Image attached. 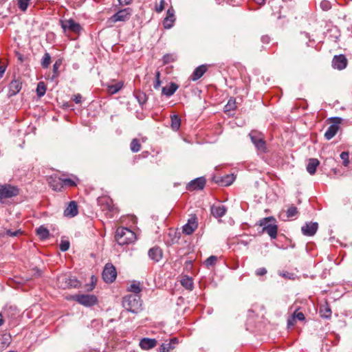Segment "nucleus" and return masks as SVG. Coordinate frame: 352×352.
Returning a JSON list of instances; mask_svg holds the SVG:
<instances>
[{
	"label": "nucleus",
	"mask_w": 352,
	"mask_h": 352,
	"mask_svg": "<svg viewBox=\"0 0 352 352\" xmlns=\"http://www.w3.org/2000/svg\"><path fill=\"white\" fill-rule=\"evenodd\" d=\"M169 343H171L172 344V346H176V344H178V339L177 338H173L172 339H170V340L169 341Z\"/></svg>",
	"instance_id": "obj_56"
},
{
	"label": "nucleus",
	"mask_w": 352,
	"mask_h": 352,
	"mask_svg": "<svg viewBox=\"0 0 352 352\" xmlns=\"http://www.w3.org/2000/svg\"><path fill=\"white\" fill-rule=\"evenodd\" d=\"M208 67L206 65H201L197 67L190 76V79L193 81L199 80L206 72Z\"/></svg>",
	"instance_id": "obj_23"
},
{
	"label": "nucleus",
	"mask_w": 352,
	"mask_h": 352,
	"mask_svg": "<svg viewBox=\"0 0 352 352\" xmlns=\"http://www.w3.org/2000/svg\"><path fill=\"white\" fill-rule=\"evenodd\" d=\"M135 96L140 104H143L146 101V94L141 91H136Z\"/></svg>",
	"instance_id": "obj_37"
},
{
	"label": "nucleus",
	"mask_w": 352,
	"mask_h": 352,
	"mask_svg": "<svg viewBox=\"0 0 352 352\" xmlns=\"http://www.w3.org/2000/svg\"><path fill=\"white\" fill-rule=\"evenodd\" d=\"M73 100L76 104H80L82 102V96L80 94L74 95Z\"/></svg>",
	"instance_id": "obj_55"
},
{
	"label": "nucleus",
	"mask_w": 352,
	"mask_h": 352,
	"mask_svg": "<svg viewBox=\"0 0 352 352\" xmlns=\"http://www.w3.org/2000/svg\"><path fill=\"white\" fill-rule=\"evenodd\" d=\"M4 236V234H0V237Z\"/></svg>",
	"instance_id": "obj_63"
},
{
	"label": "nucleus",
	"mask_w": 352,
	"mask_h": 352,
	"mask_svg": "<svg viewBox=\"0 0 352 352\" xmlns=\"http://www.w3.org/2000/svg\"><path fill=\"white\" fill-rule=\"evenodd\" d=\"M22 88V82L19 80L14 79L9 85L8 96L12 97L17 94Z\"/></svg>",
	"instance_id": "obj_19"
},
{
	"label": "nucleus",
	"mask_w": 352,
	"mask_h": 352,
	"mask_svg": "<svg viewBox=\"0 0 352 352\" xmlns=\"http://www.w3.org/2000/svg\"><path fill=\"white\" fill-rule=\"evenodd\" d=\"M236 108V101L234 98H230L228 103L224 107L225 112H230L232 111L235 110Z\"/></svg>",
	"instance_id": "obj_34"
},
{
	"label": "nucleus",
	"mask_w": 352,
	"mask_h": 352,
	"mask_svg": "<svg viewBox=\"0 0 352 352\" xmlns=\"http://www.w3.org/2000/svg\"><path fill=\"white\" fill-rule=\"evenodd\" d=\"M6 71V67L3 65H0V78L3 76Z\"/></svg>",
	"instance_id": "obj_58"
},
{
	"label": "nucleus",
	"mask_w": 352,
	"mask_h": 352,
	"mask_svg": "<svg viewBox=\"0 0 352 352\" xmlns=\"http://www.w3.org/2000/svg\"><path fill=\"white\" fill-rule=\"evenodd\" d=\"M6 235L14 237L17 236L22 234V231L21 230H17L16 231H12L11 230H6Z\"/></svg>",
	"instance_id": "obj_48"
},
{
	"label": "nucleus",
	"mask_w": 352,
	"mask_h": 352,
	"mask_svg": "<svg viewBox=\"0 0 352 352\" xmlns=\"http://www.w3.org/2000/svg\"><path fill=\"white\" fill-rule=\"evenodd\" d=\"M210 212L215 218H221L224 216L227 212V208L223 205H212L210 208Z\"/></svg>",
	"instance_id": "obj_20"
},
{
	"label": "nucleus",
	"mask_w": 352,
	"mask_h": 352,
	"mask_svg": "<svg viewBox=\"0 0 352 352\" xmlns=\"http://www.w3.org/2000/svg\"><path fill=\"white\" fill-rule=\"evenodd\" d=\"M30 1V0H19L18 6H19V9L21 11L25 12L28 7Z\"/></svg>",
	"instance_id": "obj_42"
},
{
	"label": "nucleus",
	"mask_w": 352,
	"mask_h": 352,
	"mask_svg": "<svg viewBox=\"0 0 352 352\" xmlns=\"http://www.w3.org/2000/svg\"><path fill=\"white\" fill-rule=\"evenodd\" d=\"M293 314L296 320L303 321L305 319L304 314L302 312H298L297 309L293 313Z\"/></svg>",
	"instance_id": "obj_51"
},
{
	"label": "nucleus",
	"mask_w": 352,
	"mask_h": 352,
	"mask_svg": "<svg viewBox=\"0 0 352 352\" xmlns=\"http://www.w3.org/2000/svg\"><path fill=\"white\" fill-rule=\"evenodd\" d=\"M149 258L154 262H159L163 256V251L158 246L151 248L148 252Z\"/></svg>",
	"instance_id": "obj_18"
},
{
	"label": "nucleus",
	"mask_w": 352,
	"mask_h": 352,
	"mask_svg": "<svg viewBox=\"0 0 352 352\" xmlns=\"http://www.w3.org/2000/svg\"><path fill=\"white\" fill-rule=\"evenodd\" d=\"M19 188L10 184L0 185V201L16 197L19 195Z\"/></svg>",
	"instance_id": "obj_7"
},
{
	"label": "nucleus",
	"mask_w": 352,
	"mask_h": 352,
	"mask_svg": "<svg viewBox=\"0 0 352 352\" xmlns=\"http://www.w3.org/2000/svg\"><path fill=\"white\" fill-rule=\"evenodd\" d=\"M46 85L44 82H39L37 85L36 87V94L37 96L41 98L43 96L46 92Z\"/></svg>",
	"instance_id": "obj_33"
},
{
	"label": "nucleus",
	"mask_w": 352,
	"mask_h": 352,
	"mask_svg": "<svg viewBox=\"0 0 352 352\" xmlns=\"http://www.w3.org/2000/svg\"><path fill=\"white\" fill-rule=\"evenodd\" d=\"M320 162L316 158H311L307 166V170L310 175L315 174L317 167L319 166Z\"/></svg>",
	"instance_id": "obj_24"
},
{
	"label": "nucleus",
	"mask_w": 352,
	"mask_h": 352,
	"mask_svg": "<svg viewBox=\"0 0 352 352\" xmlns=\"http://www.w3.org/2000/svg\"><path fill=\"white\" fill-rule=\"evenodd\" d=\"M57 285L60 288L66 289L72 287L76 288L79 287L80 283L74 277L63 274L57 278Z\"/></svg>",
	"instance_id": "obj_4"
},
{
	"label": "nucleus",
	"mask_w": 352,
	"mask_h": 352,
	"mask_svg": "<svg viewBox=\"0 0 352 352\" xmlns=\"http://www.w3.org/2000/svg\"><path fill=\"white\" fill-rule=\"evenodd\" d=\"M217 261V258L215 256H210L205 261V264L208 266H212L214 265Z\"/></svg>",
	"instance_id": "obj_46"
},
{
	"label": "nucleus",
	"mask_w": 352,
	"mask_h": 352,
	"mask_svg": "<svg viewBox=\"0 0 352 352\" xmlns=\"http://www.w3.org/2000/svg\"><path fill=\"white\" fill-rule=\"evenodd\" d=\"M141 147L142 146L138 139L134 138L131 140L130 144V148L133 153H137L140 151Z\"/></svg>",
	"instance_id": "obj_32"
},
{
	"label": "nucleus",
	"mask_w": 352,
	"mask_h": 352,
	"mask_svg": "<svg viewBox=\"0 0 352 352\" xmlns=\"http://www.w3.org/2000/svg\"><path fill=\"white\" fill-rule=\"evenodd\" d=\"M60 23L65 34L72 32L79 34L82 30L80 25L72 19L61 20Z\"/></svg>",
	"instance_id": "obj_6"
},
{
	"label": "nucleus",
	"mask_w": 352,
	"mask_h": 352,
	"mask_svg": "<svg viewBox=\"0 0 352 352\" xmlns=\"http://www.w3.org/2000/svg\"><path fill=\"white\" fill-rule=\"evenodd\" d=\"M197 217L195 216L192 217L188 219V223L183 226V232L190 235L197 229Z\"/></svg>",
	"instance_id": "obj_15"
},
{
	"label": "nucleus",
	"mask_w": 352,
	"mask_h": 352,
	"mask_svg": "<svg viewBox=\"0 0 352 352\" xmlns=\"http://www.w3.org/2000/svg\"><path fill=\"white\" fill-rule=\"evenodd\" d=\"M123 85L122 81L118 82L115 85H108L107 88V93L111 95L115 94L123 87Z\"/></svg>",
	"instance_id": "obj_27"
},
{
	"label": "nucleus",
	"mask_w": 352,
	"mask_h": 352,
	"mask_svg": "<svg viewBox=\"0 0 352 352\" xmlns=\"http://www.w3.org/2000/svg\"><path fill=\"white\" fill-rule=\"evenodd\" d=\"M270 221H275L273 217H266L261 220L260 226L263 227V232H266L272 239H274L277 236L278 226L276 224H270Z\"/></svg>",
	"instance_id": "obj_5"
},
{
	"label": "nucleus",
	"mask_w": 352,
	"mask_h": 352,
	"mask_svg": "<svg viewBox=\"0 0 352 352\" xmlns=\"http://www.w3.org/2000/svg\"><path fill=\"white\" fill-rule=\"evenodd\" d=\"M115 239L119 245H124L135 241L136 236L135 234L130 229L124 227H120L116 230Z\"/></svg>",
	"instance_id": "obj_2"
},
{
	"label": "nucleus",
	"mask_w": 352,
	"mask_h": 352,
	"mask_svg": "<svg viewBox=\"0 0 352 352\" xmlns=\"http://www.w3.org/2000/svg\"><path fill=\"white\" fill-rule=\"evenodd\" d=\"M165 0H160L159 3H156L155 10L157 13L162 12L165 8Z\"/></svg>",
	"instance_id": "obj_44"
},
{
	"label": "nucleus",
	"mask_w": 352,
	"mask_h": 352,
	"mask_svg": "<svg viewBox=\"0 0 352 352\" xmlns=\"http://www.w3.org/2000/svg\"><path fill=\"white\" fill-rule=\"evenodd\" d=\"M330 120L331 121L332 124L328 127L327 130L324 133V137L328 140L333 138L337 133L340 128L342 119L338 117H334L330 118Z\"/></svg>",
	"instance_id": "obj_10"
},
{
	"label": "nucleus",
	"mask_w": 352,
	"mask_h": 352,
	"mask_svg": "<svg viewBox=\"0 0 352 352\" xmlns=\"http://www.w3.org/2000/svg\"><path fill=\"white\" fill-rule=\"evenodd\" d=\"M206 185V179L203 177L192 180L187 185L188 190H202Z\"/></svg>",
	"instance_id": "obj_14"
},
{
	"label": "nucleus",
	"mask_w": 352,
	"mask_h": 352,
	"mask_svg": "<svg viewBox=\"0 0 352 352\" xmlns=\"http://www.w3.org/2000/svg\"><path fill=\"white\" fill-rule=\"evenodd\" d=\"M129 290L131 292H133L135 295H137L141 292V288L139 284L133 283L130 285Z\"/></svg>",
	"instance_id": "obj_45"
},
{
	"label": "nucleus",
	"mask_w": 352,
	"mask_h": 352,
	"mask_svg": "<svg viewBox=\"0 0 352 352\" xmlns=\"http://www.w3.org/2000/svg\"><path fill=\"white\" fill-rule=\"evenodd\" d=\"M62 65V60L60 59H58L53 65V72L54 77H57L59 74L58 69Z\"/></svg>",
	"instance_id": "obj_41"
},
{
	"label": "nucleus",
	"mask_w": 352,
	"mask_h": 352,
	"mask_svg": "<svg viewBox=\"0 0 352 352\" xmlns=\"http://www.w3.org/2000/svg\"><path fill=\"white\" fill-rule=\"evenodd\" d=\"M3 321H4V320H3V316H2L1 314H0V326H1V324H3Z\"/></svg>",
	"instance_id": "obj_61"
},
{
	"label": "nucleus",
	"mask_w": 352,
	"mask_h": 352,
	"mask_svg": "<svg viewBox=\"0 0 352 352\" xmlns=\"http://www.w3.org/2000/svg\"><path fill=\"white\" fill-rule=\"evenodd\" d=\"M320 7L323 10L327 11L331 8V3L328 1L324 0L320 3Z\"/></svg>",
	"instance_id": "obj_50"
},
{
	"label": "nucleus",
	"mask_w": 352,
	"mask_h": 352,
	"mask_svg": "<svg viewBox=\"0 0 352 352\" xmlns=\"http://www.w3.org/2000/svg\"><path fill=\"white\" fill-rule=\"evenodd\" d=\"M178 85L175 82H171L168 86L162 88V94L168 97L171 96L178 89Z\"/></svg>",
	"instance_id": "obj_25"
},
{
	"label": "nucleus",
	"mask_w": 352,
	"mask_h": 352,
	"mask_svg": "<svg viewBox=\"0 0 352 352\" xmlns=\"http://www.w3.org/2000/svg\"><path fill=\"white\" fill-rule=\"evenodd\" d=\"M4 236V234H0V237Z\"/></svg>",
	"instance_id": "obj_62"
},
{
	"label": "nucleus",
	"mask_w": 352,
	"mask_h": 352,
	"mask_svg": "<svg viewBox=\"0 0 352 352\" xmlns=\"http://www.w3.org/2000/svg\"><path fill=\"white\" fill-rule=\"evenodd\" d=\"M174 60L173 56L170 54H166L163 56V62L164 64L169 63Z\"/></svg>",
	"instance_id": "obj_53"
},
{
	"label": "nucleus",
	"mask_w": 352,
	"mask_h": 352,
	"mask_svg": "<svg viewBox=\"0 0 352 352\" xmlns=\"http://www.w3.org/2000/svg\"><path fill=\"white\" fill-rule=\"evenodd\" d=\"M34 271L35 272L34 274V276H41V274H42V272L38 269H34Z\"/></svg>",
	"instance_id": "obj_57"
},
{
	"label": "nucleus",
	"mask_w": 352,
	"mask_h": 352,
	"mask_svg": "<svg viewBox=\"0 0 352 352\" xmlns=\"http://www.w3.org/2000/svg\"><path fill=\"white\" fill-rule=\"evenodd\" d=\"M122 306L127 311L138 314L142 310V300L138 295L129 294L123 298Z\"/></svg>",
	"instance_id": "obj_1"
},
{
	"label": "nucleus",
	"mask_w": 352,
	"mask_h": 352,
	"mask_svg": "<svg viewBox=\"0 0 352 352\" xmlns=\"http://www.w3.org/2000/svg\"><path fill=\"white\" fill-rule=\"evenodd\" d=\"M69 248V242L68 241H61L60 244V250L63 252L68 250Z\"/></svg>",
	"instance_id": "obj_49"
},
{
	"label": "nucleus",
	"mask_w": 352,
	"mask_h": 352,
	"mask_svg": "<svg viewBox=\"0 0 352 352\" xmlns=\"http://www.w3.org/2000/svg\"><path fill=\"white\" fill-rule=\"evenodd\" d=\"M51 63V56L49 53H45L42 60L41 66L43 68H47Z\"/></svg>",
	"instance_id": "obj_36"
},
{
	"label": "nucleus",
	"mask_w": 352,
	"mask_h": 352,
	"mask_svg": "<svg viewBox=\"0 0 352 352\" xmlns=\"http://www.w3.org/2000/svg\"><path fill=\"white\" fill-rule=\"evenodd\" d=\"M213 180L214 182L220 184L223 186H228L230 185L233 182V178L230 175H226L224 177L221 178H214Z\"/></svg>",
	"instance_id": "obj_28"
},
{
	"label": "nucleus",
	"mask_w": 352,
	"mask_h": 352,
	"mask_svg": "<svg viewBox=\"0 0 352 352\" xmlns=\"http://www.w3.org/2000/svg\"><path fill=\"white\" fill-rule=\"evenodd\" d=\"M256 3L260 6L264 5L265 0H254Z\"/></svg>",
	"instance_id": "obj_60"
},
{
	"label": "nucleus",
	"mask_w": 352,
	"mask_h": 352,
	"mask_svg": "<svg viewBox=\"0 0 352 352\" xmlns=\"http://www.w3.org/2000/svg\"><path fill=\"white\" fill-rule=\"evenodd\" d=\"M72 299L79 304L89 307L92 306L97 302V298L91 294H79L72 296Z\"/></svg>",
	"instance_id": "obj_9"
},
{
	"label": "nucleus",
	"mask_w": 352,
	"mask_h": 352,
	"mask_svg": "<svg viewBox=\"0 0 352 352\" xmlns=\"http://www.w3.org/2000/svg\"><path fill=\"white\" fill-rule=\"evenodd\" d=\"M117 276L116 267L111 263L105 265L102 272V278L105 283H113Z\"/></svg>",
	"instance_id": "obj_11"
},
{
	"label": "nucleus",
	"mask_w": 352,
	"mask_h": 352,
	"mask_svg": "<svg viewBox=\"0 0 352 352\" xmlns=\"http://www.w3.org/2000/svg\"><path fill=\"white\" fill-rule=\"evenodd\" d=\"M340 156V158L342 160V164L346 167L348 166L349 164V152H346V151L342 152Z\"/></svg>",
	"instance_id": "obj_40"
},
{
	"label": "nucleus",
	"mask_w": 352,
	"mask_h": 352,
	"mask_svg": "<svg viewBox=\"0 0 352 352\" xmlns=\"http://www.w3.org/2000/svg\"><path fill=\"white\" fill-rule=\"evenodd\" d=\"M318 229V224L316 222L306 223L301 228L302 234L305 236H314Z\"/></svg>",
	"instance_id": "obj_12"
},
{
	"label": "nucleus",
	"mask_w": 352,
	"mask_h": 352,
	"mask_svg": "<svg viewBox=\"0 0 352 352\" xmlns=\"http://www.w3.org/2000/svg\"><path fill=\"white\" fill-rule=\"evenodd\" d=\"M175 349V346H172L171 343H163L160 347V352H169Z\"/></svg>",
	"instance_id": "obj_39"
},
{
	"label": "nucleus",
	"mask_w": 352,
	"mask_h": 352,
	"mask_svg": "<svg viewBox=\"0 0 352 352\" xmlns=\"http://www.w3.org/2000/svg\"><path fill=\"white\" fill-rule=\"evenodd\" d=\"M171 119V128L174 131H177L181 125V119L177 115H173L170 117Z\"/></svg>",
	"instance_id": "obj_30"
},
{
	"label": "nucleus",
	"mask_w": 352,
	"mask_h": 352,
	"mask_svg": "<svg viewBox=\"0 0 352 352\" xmlns=\"http://www.w3.org/2000/svg\"><path fill=\"white\" fill-rule=\"evenodd\" d=\"M132 15V10L130 8H126L124 9L120 10L116 13H115L113 15H112L110 18L108 19V23L110 25H113L114 23L117 22H124L131 18Z\"/></svg>",
	"instance_id": "obj_3"
},
{
	"label": "nucleus",
	"mask_w": 352,
	"mask_h": 352,
	"mask_svg": "<svg viewBox=\"0 0 352 352\" xmlns=\"http://www.w3.org/2000/svg\"><path fill=\"white\" fill-rule=\"evenodd\" d=\"M160 72L159 71H157L155 72V80L153 83V87L155 89H159L161 85V80L160 79Z\"/></svg>",
	"instance_id": "obj_47"
},
{
	"label": "nucleus",
	"mask_w": 352,
	"mask_h": 352,
	"mask_svg": "<svg viewBox=\"0 0 352 352\" xmlns=\"http://www.w3.org/2000/svg\"><path fill=\"white\" fill-rule=\"evenodd\" d=\"M320 314L321 317L324 318H331V309L327 303L320 306Z\"/></svg>",
	"instance_id": "obj_29"
},
{
	"label": "nucleus",
	"mask_w": 352,
	"mask_h": 352,
	"mask_svg": "<svg viewBox=\"0 0 352 352\" xmlns=\"http://www.w3.org/2000/svg\"><path fill=\"white\" fill-rule=\"evenodd\" d=\"M78 213V205L76 201H72L64 211V215L68 217H74Z\"/></svg>",
	"instance_id": "obj_21"
},
{
	"label": "nucleus",
	"mask_w": 352,
	"mask_h": 352,
	"mask_svg": "<svg viewBox=\"0 0 352 352\" xmlns=\"http://www.w3.org/2000/svg\"><path fill=\"white\" fill-rule=\"evenodd\" d=\"M76 186V183L75 181H74L72 179L69 178H62V187L63 188L64 186H69V187H74Z\"/></svg>",
	"instance_id": "obj_38"
},
{
	"label": "nucleus",
	"mask_w": 352,
	"mask_h": 352,
	"mask_svg": "<svg viewBox=\"0 0 352 352\" xmlns=\"http://www.w3.org/2000/svg\"><path fill=\"white\" fill-rule=\"evenodd\" d=\"M296 322V319L294 317V314H292L288 319H287V326L288 327H294Z\"/></svg>",
	"instance_id": "obj_52"
},
{
	"label": "nucleus",
	"mask_w": 352,
	"mask_h": 352,
	"mask_svg": "<svg viewBox=\"0 0 352 352\" xmlns=\"http://www.w3.org/2000/svg\"><path fill=\"white\" fill-rule=\"evenodd\" d=\"M47 182L50 186L55 191H61L62 187V178L58 176H50L47 178Z\"/></svg>",
	"instance_id": "obj_17"
},
{
	"label": "nucleus",
	"mask_w": 352,
	"mask_h": 352,
	"mask_svg": "<svg viewBox=\"0 0 352 352\" xmlns=\"http://www.w3.org/2000/svg\"><path fill=\"white\" fill-rule=\"evenodd\" d=\"M297 214V208L294 206H291L290 207H289V208L287 210V216L289 218L295 217Z\"/></svg>",
	"instance_id": "obj_43"
},
{
	"label": "nucleus",
	"mask_w": 352,
	"mask_h": 352,
	"mask_svg": "<svg viewBox=\"0 0 352 352\" xmlns=\"http://www.w3.org/2000/svg\"><path fill=\"white\" fill-rule=\"evenodd\" d=\"M119 3L122 5H128L131 0H118Z\"/></svg>",
	"instance_id": "obj_59"
},
{
	"label": "nucleus",
	"mask_w": 352,
	"mask_h": 352,
	"mask_svg": "<svg viewBox=\"0 0 352 352\" xmlns=\"http://www.w3.org/2000/svg\"><path fill=\"white\" fill-rule=\"evenodd\" d=\"M256 276H264L267 273V270L265 267H261L256 270Z\"/></svg>",
	"instance_id": "obj_54"
},
{
	"label": "nucleus",
	"mask_w": 352,
	"mask_h": 352,
	"mask_svg": "<svg viewBox=\"0 0 352 352\" xmlns=\"http://www.w3.org/2000/svg\"><path fill=\"white\" fill-rule=\"evenodd\" d=\"M175 21V10L173 7H170L166 12V16L163 21V26L165 29H170L173 26Z\"/></svg>",
	"instance_id": "obj_13"
},
{
	"label": "nucleus",
	"mask_w": 352,
	"mask_h": 352,
	"mask_svg": "<svg viewBox=\"0 0 352 352\" xmlns=\"http://www.w3.org/2000/svg\"><path fill=\"white\" fill-rule=\"evenodd\" d=\"M181 285L189 291H192L194 287L193 280L192 278L184 276L180 280Z\"/></svg>",
	"instance_id": "obj_26"
},
{
	"label": "nucleus",
	"mask_w": 352,
	"mask_h": 352,
	"mask_svg": "<svg viewBox=\"0 0 352 352\" xmlns=\"http://www.w3.org/2000/svg\"><path fill=\"white\" fill-rule=\"evenodd\" d=\"M99 204L103 206V210H111V200L109 198H102L98 200Z\"/></svg>",
	"instance_id": "obj_35"
},
{
	"label": "nucleus",
	"mask_w": 352,
	"mask_h": 352,
	"mask_svg": "<svg viewBox=\"0 0 352 352\" xmlns=\"http://www.w3.org/2000/svg\"><path fill=\"white\" fill-rule=\"evenodd\" d=\"M36 234L41 239H46L50 236L49 230L43 226H40L36 229Z\"/></svg>",
	"instance_id": "obj_31"
},
{
	"label": "nucleus",
	"mask_w": 352,
	"mask_h": 352,
	"mask_svg": "<svg viewBox=\"0 0 352 352\" xmlns=\"http://www.w3.org/2000/svg\"><path fill=\"white\" fill-rule=\"evenodd\" d=\"M249 136L256 148L261 152H266V143L263 135L256 131H252Z\"/></svg>",
	"instance_id": "obj_8"
},
{
	"label": "nucleus",
	"mask_w": 352,
	"mask_h": 352,
	"mask_svg": "<svg viewBox=\"0 0 352 352\" xmlns=\"http://www.w3.org/2000/svg\"><path fill=\"white\" fill-rule=\"evenodd\" d=\"M157 340L153 338H142L140 342V346L144 350H148L157 345Z\"/></svg>",
	"instance_id": "obj_22"
},
{
	"label": "nucleus",
	"mask_w": 352,
	"mask_h": 352,
	"mask_svg": "<svg viewBox=\"0 0 352 352\" xmlns=\"http://www.w3.org/2000/svg\"><path fill=\"white\" fill-rule=\"evenodd\" d=\"M332 65L334 68L339 70L343 69L347 65V59L342 54L335 56L332 60Z\"/></svg>",
	"instance_id": "obj_16"
}]
</instances>
